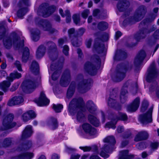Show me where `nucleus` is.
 I'll list each match as a JSON object with an SVG mask.
<instances>
[{"label":"nucleus","instance_id":"nucleus-9","mask_svg":"<svg viewBox=\"0 0 159 159\" xmlns=\"http://www.w3.org/2000/svg\"><path fill=\"white\" fill-rule=\"evenodd\" d=\"M129 69L127 66L118 65L116 71L112 76V80L116 82L121 81L125 77V72Z\"/></svg>","mask_w":159,"mask_h":159},{"label":"nucleus","instance_id":"nucleus-10","mask_svg":"<svg viewBox=\"0 0 159 159\" xmlns=\"http://www.w3.org/2000/svg\"><path fill=\"white\" fill-rule=\"evenodd\" d=\"M57 8L53 5L49 7L47 3H43L41 5L38 10V14L44 17H47L54 12Z\"/></svg>","mask_w":159,"mask_h":159},{"label":"nucleus","instance_id":"nucleus-55","mask_svg":"<svg viewBox=\"0 0 159 159\" xmlns=\"http://www.w3.org/2000/svg\"><path fill=\"white\" fill-rule=\"evenodd\" d=\"M80 148L83 150L84 152H88L90 151L92 148L90 146H84V147H80Z\"/></svg>","mask_w":159,"mask_h":159},{"label":"nucleus","instance_id":"nucleus-21","mask_svg":"<svg viewBox=\"0 0 159 159\" xmlns=\"http://www.w3.org/2000/svg\"><path fill=\"white\" fill-rule=\"evenodd\" d=\"M82 128L84 132L90 136H93L97 133L96 129L89 123H84Z\"/></svg>","mask_w":159,"mask_h":159},{"label":"nucleus","instance_id":"nucleus-20","mask_svg":"<svg viewBox=\"0 0 159 159\" xmlns=\"http://www.w3.org/2000/svg\"><path fill=\"white\" fill-rule=\"evenodd\" d=\"M153 109V107H151L146 113L139 116V119L142 123L144 124L152 122V114Z\"/></svg>","mask_w":159,"mask_h":159},{"label":"nucleus","instance_id":"nucleus-59","mask_svg":"<svg viewBox=\"0 0 159 159\" xmlns=\"http://www.w3.org/2000/svg\"><path fill=\"white\" fill-rule=\"evenodd\" d=\"M85 31V30L83 28H80L78 30L77 33V36H81L82 35Z\"/></svg>","mask_w":159,"mask_h":159},{"label":"nucleus","instance_id":"nucleus-56","mask_svg":"<svg viewBox=\"0 0 159 159\" xmlns=\"http://www.w3.org/2000/svg\"><path fill=\"white\" fill-rule=\"evenodd\" d=\"M20 83L18 82L14 84L12 86L10 89V90L11 92H13L16 90L18 88Z\"/></svg>","mask_w":159,"mask_h":159},{"label":"nucleus","instance_id":"nucleus-32","mask_svg":"<svg viewBox=\"0 0 159 159\" xmlns=\"http://www.w3.org/2000/svg\"><path fill=\"white\" fill-rule=\"evenodd\" d=\"M34 154L31 152H25L19 154L13 158V159H31Z\"/></svg>","mask_w":159,"mask_h":159},{"label":"nucleus","instance_id":"nucleus-27","mask_svg":"<svg viewBox=\"0 0 159 159\" xmlns=\"http://www.w3.org/2000/svg\"><path fill=\"white\" fill-rule=\"evenodd\" d=\"M131 81L128 80L125 83L122 88L121 92L120 98L121 102L122 103L124 102L126 100V98L124 95L127 93L126 88L131 84Z\"/></svg>","mask_w":159,"mask_h":159},{"label":"nucleus","instance_id":"nucleus-29","mask_svg":"<svg viewBox=\"0 0 159 159\" xmlns=\"http://www.w3.org/2000/svg\"><path fill=\"white\" fill-rule=\"evenodd\" d=\"M86 107L89 111L91 113L96 115L97 113L96 107L92 101H89L86 103Z\"/></svg>","mask_w":159,"mask_h":159},{"label":"nucleus","instance_id":"nucleus-43","mask_svg":"<svg viewBox=\"0 0 159 159\" xmlns=\"http://www.w3.org/2000/svg\"><path fill=\"white\" fill-rule=\"evenodd\" d=\"M52 108L56 112H60L63 109V105L61 104L55 105L53 104L52 106Z\"/></svg>","mask_w":159,"mask_h":159},{"label":"nucleus","instance_id":"nucleus-39","mask_svg":"<svg viewBox=\"0 0 159 159\" xmlns=\"http://www.w3.org/2000/svg\"><path fill=\"white\" fill-rule=\"evenodd\" d=\"M29 50L27 47H25L23 50V52L22 57V61L23 62H26L27 61L29 56Z\"/></svg>","mask_w":159,"mask_h":159},{"label":"nucleus","instance_id":"nucleus-52","mask_svg":"<svg viewBox=\"0 0 159 159\" xmlns=\"http://www.w3.org/2000/svg\"><path fill=\"white\" fill-rule=\"evenodd\" d=\"M14 66H15L18 70L20 71H22V70L21 68V65L20 62L18 61H16L14 63Z\"/></svg>","mask_w":159,"mask_h":159},{"label":"nucleus","instance_id":"nucleus-26","mask_svg":"<svg viewBox=\"0 0 159 159\" xmlns=\"http://www.w3.org/2000/svg\"><path fill=\"white\" fill-rule=\"evenodd\" d=\"M149 136V134L146 131H141L138 132L135 136L134 141L139 142L147 139Z\"/></svg>","mask_w":159,"mask_h":159},{"label":"nucleus","instance_id":"nucleus-2","mask_svg":"<svg viewBox=\"0 0 159 159\" xmlns=\"http://www.w3.org/2000/svg\"><path fill=\"white\" fill-rule=\"evenodd\" d=\"M84 102L81 98H74L70 102L68 107L70 112L73 115L76 111H78L76 118L77 120L82 122L85 120L84 115L82 112Z\"/></svg>","mask_w":159,"mask_h":159},{"label":"nucleus","instance_id":"nucleus-1","mask_svg":"<svg viewBox=\"0 0 159 159\" xmlns=\"http://www.w3.org/2000/svg\"><path fill=\"white\" fill-rule=\"evenodd\" d=\"M76 80L79 82L76 85L75 82H72L67 91V97L69 98L73 96L75 88H76L80 92L84 93L89 89L90 84L92 82V80L90 79L87 80H84L83 76L81 74L78 75L76 77Z\"/></svg>","mask_w":159,"mask_h":159},{"label":"nucleus","instance_id":"nucleus-12","mask_svg":"<svg viewBox=\"0 0 159 159\" xmlns=\"http://www.w3.org/2000/svg\"><path fill=\"white\" fill-rule=\"evenodd\" d=\"M14 118V116L12 114H8L5 116L3 120L2 126L0 130L3 131L14 127L16 123L12 122Z\"/></svg>","mask_w":159,"mask_h":159},{"label":"nucleus","instance_id":"nucleus-34","mask_svg":"<svg viewBox=\"0 0 159 159\" xmlns=\"http://www.w3.org/2000/svg\"><path fill=\"white\" fill-rule=\"evenodd\" d=\"M48 125L52 129H54L57 128L58 126L57 119L53 117H51L48 122Z\"/></svg>","mask_w":159,"mask_h":159},{"label":"nucleus","instance_id":"nucleus-22","mask_svg":"<svg viewBox=\"0 0 159 159\" xmlns=\"http://www.w3.org/2000/svg\"><path fill=\"white\" fill-rule=\"evenodd\" d=\"M70 80V71L66 70L64 72L60 80L61 85L64 87L67 86Z\"/></svg>","mask_w":159,"mask_h":159},{"label":"nucleus","instance_id":"nucleus-60","mask_svg":"<svg viewBox=\"0 0 159 159\" xmlns=\"http://www.w3.org/2000/svg\"><path fill=\"white\" fill-rule=\"evenodd\" d=\"M7 104L8 105L10 106H12L16 105L15 100L13 99V98H12L8 101Z\"/></svg>","mask_w":159,"mask_h":159},{"label":"nucleus","instance_id":"nucleus-50","mask_svg":"<svg viewBox=\"0 0 159 159\" xmlns=\"http://www.w3.org/2000/svg\"><path fill=\"white\" fill-rule=\"evenodd\" d=\"M136 147L139 150H143L146 148V145L144 142H141L136 145Z\"/></svg>","mask_w":159,"mask_h":159},{"label":"nucleus","instance_id":"nucleus-6","mask_svg":"<svg viewBox=\"0 0 159 159\" xmlns=\"http://www.w3.org/2000/svg\"><path fill=\"white\" fill-rule=\"evenodd\" d=\"M95 39L94 45V47L99 53L106 52L107 49L105 48L104 44L101 43L102 41H107L108 39L107 34H102L101 33H96L95 34Z\"/></svg>","mask_w":159,"mask_h":159},{"label":"nucleus","instance_id":"nucleus-41","mask_svg":"<svg viewBox=\"0 0 159 159\" xmlns=\"http://www.w3.org/2000/svg\"><path fill=\"white\" fill-rule=\"evenodd\" d=\"M128 151L127 150L120 151L119 159H129V157L128 155Z\"/></svg>","mask_w":159,"mask_h":159},{"label":"nucleus","instance_id":"nucleus-18","mask_svg":"<svg viewBox=\"0 0 159 159\" xmlns=\"http://www.w3.org/2000/svg\"><path fill=\"white\" fill-rule=\"evenodd\" d=\"M38 25L43 30L48 31L51 33L52 34L57 31V30L52 27L50 23L46 20H40L38 23Z\"/></svg>","mask_w":159,"mask_h":159},{"label":"nucleus","instance_id":"nucleus-48","mask_svg":"<svg viewBox=\"0 0 159 159\" xmlns=\"http://www.w3.org/2000/svg\"><path fill=\"white\" fill-rule=\"evenodd\" d=\"M47 45L49 48V50H50L55 49L56 47L55 44L52 42H48L47 43Z\"/></svg>","mask_w":159,"mask_h":159},{"label":"nucleus","instance_id":"nucleus-63","mask_svg":"<svg viewBox=\"0 0 159 159\" xmlns=\"http://www.w3.org/2000/svg\"><path fill=\"white\" fill-rule=\"evenodd\" d=\"M153 37L155 39H159V29L155 32L153 34Z\"/></svg>","mask_w":159,"mask_h":159},{"label":"nucleus","instance_id":"nucleus-40","mask_svg":"<svg viewBox=\"0 0 159 159\" xmlns=\"http://www.w3.org/2000/svg\"><path fill=\"white\" fill-rule=\"evenodd\" d=\"M68 33L69 38L70 40L74 38L77 40V33L74 28H71L68 30Z\"/></svg>","mask_w":159,"mask_h":159},{"label":"nucleus","instance_id":"nucleus-64","mask_svg":"<svg viewBox=\"0 0 159 159\" xmlns=\"http://www.w3.org/2000/svg\"><path fill=\"white\" fill-rule=\"evenodd\" d=\"M92 42V40L91 39L86 40V44L87 48H90V47Z\"/></svg>","mask_w":159,"mask_h":159},{"label":"nucleus","instance_id":"nucleus-31","mask_svg":"<svg viewBox=\"0 0 159 159\" xmlns=\"http://www.w3.org/2000/svg\"><path fill=\"white\" fill-rule=\"evenodd\" d=\"M116 93L113 90L110 94V97L108 102V104L109 106L113 107L117 105L116 103L115 99H114V98L116 97Z\"/></svg>","mask_w":159,"mask_h":159},{"label":"nucleus","instance_id":"nucleus-44","mask_svg":"<svg viewBox=\"0 0 159 159\" xmlns=\"http://www.w3.org/2000/svg\"><path fill=\"white\" fill-rule=\"evenodd\" d=\"M11 140L10 138L5 139L2 143V146L4 147H7L11 145Z\"/></svg>","mask_w":159,"mask_h":159},{"label":"nucleus","instance_id":"nucleus-62","mask_svg":"<svg viewBox=\"0 0 159 159\" xmlns=\"http://www.w3.org/2000/svg\"><path fill=\"white\" fill-rule=\"evenodd\" d=\"M92 148L91 150L96 153H99V151L97 146L96 145H93L91 147Z\"/></svg>","mask_w":159,"mask_h":159},{"label":"nucleus","instance_id":"nucleus-8","mask_svg":"<svg viewBox=\"0 0 159 159\" xmlns=\"http://www.w3.org/2000/svg\"><path fill=\"white\" fill-rule=\"evenodd\" d=\"M91 60L94 61L95 63L92 64L90 62H86L84 65V69L88 74L92 75L96 74L97 67L101 63V60L98 56L95 55L92 57Z\"/></svg>","mask_w":159,"mask_h":159},{"label":"nucleus","instance_id":"nucleus-5","mask_svg":"<svg viewBox=\"0 0 159 159\" xmlns=\"http://www.w3.org/2000/svg\"><path fill=\"white\" fill-rule=\"evenodd\" d=\"M103 141L106 143L101 148L100 155L102 157L106 159L109 157L107 153L112 151L114 145L116 143V140L113 136H109L104 139Z\"/></svg>","mask_w":159,"mask_h":159},{"label":"nucleus","instance_id":"nucleus-57","mask_svg":"<svg viewBox=\"0 0 159 159\" xmlns=\"http://www.w3.org/2000/svg\"><path fill=\"white\" fill-rule=\"evenodd\" d=\"M67 38L66 37L64 38H61L59 39L58 40V44L59 46H61L63 43L67 42Z\"/></svg>","mask_w":159,"mask_h":159},{"label":"nucleus","instance_id":"nucleus-14","mask_svg":"<svg viewBox=\"0 0 159 159\" xmlns=\"http://www.w3.org/2000/svg\"><path fill=\"white\" fill-rule=\"evenodd\" d=\"M30 5L29 0H21L18 5V10L17 12L19 17H22L27 13L28 11L27 7Z\"/></svg>","mask_w":159,"mask_h":159},{"label":"nucleus","instance_id":"nucleus-53","mask_svg":"<svg viewBox=\"0 0 159 159\" xmlns=\"http://www.w3.org/2000/svg\"><path fill=\"white\" fill-rule=\"evenodd\" d=\"M89 10L86 9L82 13L81 15L82 17L86 19L89 14Z\"/></svg>","mask_w":159,"mask_h":159},{"label":"nucleus","instance_id":"nucleus-45","mask_svg":"<svg viewBox=\"0 0 159 159\" xmlns=\"http://www.w3.org/2000/svg\"><path fill=\"white\" fill-rule=\"evenodd\" d=\"M14 99L16 105H18L22 103L23 101V99L21 96H15L13 97Z\"/></svg>","mask_w":159,"mask_h":159},{"label":"nucleus","instance_id":"nucleus-46","mask_svg":"<svg viewBox=\"0 0 159 159\" xmlns=\"http://www.w3.org/2000/svg\"><path fill=\"white\" fill-rule=\"evenodd\" d=\"M72 18L74 23L76 25H80V18L79 15L75 14L73 15Z\"/></svg>","mask_w":159,"mask_h":159},{"label":"nucleus","instance_id":"nucleus-58","mask_svg":"<svg viewBox=\"0 0 159 159\" xmlns=\"http://www.w3.org/2000/svg\"><path fill=\"white\" fill-rule=\"evenodd\" d=\"M69 51V48L67 45H65L63 47V53L66 55L67 56L68 55V51Z\"/></svg>","mask_w":159,"mask_h":159},{"label":"nucleus","instance_id":"nucleus-33","mask_svg":"<svg viewBox=\"0 0 159 159\" xmlns=\"http://www.w3.org/2000/svg\"><path fill=\"white\" fill-rule=\"evenodd\" d=\"M88 118L89 122L94 126L98 127L99 125V120L96 116L89 114L88 116Z\"/></svg>","mask_w":159,"mask_h":159},{"label":"nucleus","instance_id":"nucleus-51","mask_svg":"<svg viewBox=\"0 0 159 159\" xmlns=\"http://www.w3.org/2000/svg\"><path fill=\"white\" fill-rule=\"evenodd\" d=\"M71 40L72 45L74 46H79L80 45L81 43V42H79L78 41L77 38V40H76L75 38H74L72 39H71Z\"/></svg>","mask_w":159,"mask_h":159},{"label":"nucleus","instance_id":"nucleus-7","mask_svg":"<svg viewBox=\"0 0 159 159\" xmlns=\"http://www.w3.org/2000/svg\"><path fill=\"white\" fill-rule=\"evenodd\" d=\"M147 11L146 7L143 5L141 6L135 10L133 16L128 17L125 21H127L130 24L139 22L143 18Z\"/></svg>","mask_w":159,"mask_h":159},{"label":"nucleus","instance_id":"nucleus-13","mask_svg":"<svg viewBox=\"0 0 159 159\" xmlns=\"http://www.w3.org/2000/svg\"><path fill=\"white\" fill-rule=\"evenodd\" d=\"M64 61V58L63 57L60 58L58 61L57 65H55L52 63L51 65L50 69L52 71H55L52 76V79L53 80H56L59 77L60 70L61 69L62 64Z\"/></svg>","mask_w":159,"mask_h":159},{"label":"nucleus","instance_id":"nucleus-28","mask_svg":"<svg viewBox=\"0 0 159 159\" xmlns=\"http://www.w3.org/2000/svg\"><path fill=\"white\" fill-rule=\"evenodd\" d=\"M33 133L32 126L30 125L27 126L23 130L21 136L22 139L30 137Z\"/></svg>","mask_w":159,"mask_h":159},{"label":"nucleus","instance_id":"nucleus-30","mask_svg":"<svg viewBox=\"0 0 159 159\" xmlns=\"http://www.w3.org/2000/svg\"><path fill=\"white\" fill-rule=\"evenodd\" d=\"M36 116V114L32 110H30L23 114L22 119L24 122H26L31 118H35Z\"/></svg>","mask_w":159,"mask_h":159},{"label":"nucleus","instance_id":"nucleus-3","mask_svg":"<svg viewBox=\"0 0 159 159\" xmlns=\"http://www.w3.org/2000/svg\"><path fill=\"white\" fill-rule=\"evenodd\" d=\"M151 21L146 19L140 22L139 25L140 29L135 36V38L137 40L144 38L147 34L156 29V27L154 25L152 26L147 25L148 22Z\"/></svg>","mask_w":159,"mask_h":159},{"label":"nucleus","instance_id":"nucleus-15","mask_svg":"<svg viewBox=\"0 0 159 159\" xmlns=\"http://www.w3.org/2000/svg\"><path fill=\"white\" fill-rule=\"evenodd\" d=\"M127 119V116L126 114L123 113L119 112L118 115L114 118L111 122H108L106 124L105 127L115 129L116 128L115 125L118 120H126Z\"/></svg>","mask_w":159,"mask_h":159},{"label":"nucleus","instance_id":"nucleus-36","mask_svg":"<svg viewBox=\"0 0 159 159\" xmlns=\"http://www.w3.org/2000/svg\"><path fill=\"white\" fill-rule=\"evenodd\" d=\"M31 33L32 35V39L34 41H38L40 37V32L39 30L37 29H32L30 30Z\"/></svg>","mask_w":159,"mask_h":159},{"label":"nucleus","instance_id":"nucleus-47","mask_svg":"<svg viewBox=\"0 0 159 159\" xmlns=\"http://www.w3.org/2000/svg\"><path fill=\"white\" fill-rule=\"evenodd\" d=\"M148 106V103L146 100H144L142 103L141 108V111L144 112L147 108Z\"/></svg>","mask_w":159,"mask_h":159},{"label":"nucleus","instance_id":"nucleus-35","mask_svg":"<svg viewBox=\"0 0 159 159\" xmlns=\"http://www.w3.org/2000/svg\"><path fill=\"white\" fill-rule=\"evenodd\" d=\"M46 51V48L43 45H41L38 48L36 52V56L37 58H40L44 55Z\"/></svg>","mask_w":159,"mask_h":159},{"label":"nucleus","instance_id":"nucleus-19","mask_svg":"<svg viewBox=\"0 0 159 159\" xmlns=\"http://www.w3.org/2000/svg\"><path fill=\"white\" fill-rule=\"evenodd\" d=\"M148 74L146 77V80L149 82L155 80L157 76V72L154 64H152L148 71Z\"/></svg>","mask_w":159,"mask_h":159},{"label":"nucleus","instance_id":"nucleus-42","mask_svg":"<svg viewBox=\"0 0 159 159\" xmlns=\"http://www.w3.org/2000/svg\"><path fill=\"white\" fill-rule=\"evenodd\" d=\"M107 23L104 21L100 22L98 25V28L101 30H106L108 28Z\"/></svg>","mask_w":159,"mask_h":159},{"label":"nucleus","instance_id":"nucleus-25","mask_svg":"<svg viewBox=\"0 0 159 159\" xmlns=\"http://www.w3.org/2000/svg\"><path fill=\"white\" fill-rule=\"evenodd\" d=\"M140 103V99L139 98H135L133 103L128 106L127 110L130 112L136 111L138 108Z\"/></svg>","mask_w":159,"mask_h":159},{"label":"nucleus","instance_id":"nucleus-61","mask_svg":"<svg viewBox=\"0 0 159 159\" xmlns=\"http://www.w3.org/2000/svg\"><path fill=\"white\" fill-rule=\"evenodd\" d=\"M66 151L67 152L70 153L75 151V148L66 146Z\"/></svg>","mask_w":159,"mask_h":159},{"label":"nucleus","instance_id":"nucleus-37","mask_svg":"<svg viewBox=\"0 0 159 159\" xmlns=\"http://www.w3.org/2000/svg\"><path fill=\"white\" fill-rule=\"evenodd\" d=\"M30 69L31 71L35 75H37L39 73V65L38 63L35 61H33L32 62L30 67Z\"/></svg>","mask_w":159,"mask_h":159},{"label":"nucleus","instance_id":"nucleus-17","mask_svg":"<svg viewBox=\"0 0 159 159\" xmlns=\"http://www.w3.org/2000/svg\"><path fill=\"white\" fill-rule=\"evenodd\" d=\"M129 2L126 0H121L120 1L117 5V7L120 11H125V17L129 16L132 10L129 9Z\"/></svg>","mask_w":159,"mask_h":159},{"label":"nucleus","instance_id":"nucleus-11","mask_svg":"<svg viewBox=\"0 0 159 159\" xmlns=\"http://www.w3.org/2000/svg\"><path fill=\"white\" fill-rule=\"evenodd\" d=\"M21 77V74L18 72L14 71L11 73L10 76L7 77V81H4L0 84V87L2 90L6 92L11 85V82L16 79H18Z\"/></svg>","mask_w":159,"mask_h":159},{"label":"nucleus","instance_id":"nucleus-23","mask_svg":"<svg viewBox=\"0 0 159 159\" xmlns=\"http://www.w3.org/2000/svg\"><path fill=\"white\" fill-rule=\"evenodd\" d=\"M49 100L47 98L45 93L43 92L41 93L39 98L35 101V102L37 105L41 106L47 105L49 103Z\"/></svg>","mask_w":159,"mask_h":159},{"label":"nucleus","instance_id":"nucleus-54","mask_svg":"<svg viewBox=\"0 0 159 159\" xmlns=\"http://www.w3.org/2000/svg\"><path fill=\"white\" fill-rule=\"evenodd\" d=\"M57 54L55 53H51L49 54V57L50 59L52 61H54L57 59Z\"/></svg>","mask_w":159,"mask_h":159},{"label":"nucleus","instance_id":"nucleus-24","mask_svg":"<svg viewBox=\"0 0 159 159\" xmlns=\"http://www.w3.org/2000/svg\"><path fill=\"white\" fill-rule=\"evenodd\" d=\"M146 56L145 51L143 50L141 51L135 58L134 61V65L137 66L140 65L143 60Z\"/></svg>","mask_w":159,"mask_h":159},{"label":"nucleus","instance_id":"nucleus-49","mask_svg":"<svg viewBox=\"0 0 159 159\" xmlns=\"http://www.w3.org/2000/svg\"><path fill=\"white\" fill-rule=\"evenodd\" d=\"M6 29L3 26H0V40L4 36L6 32Z\"/></svg>","mask_w":159,"mask_h":159},{"label":"nucleus","instance_id":"nucleus-38","mask_svg":"<svg viewBox=\"0 0 159 159\" xmlns=\"http://www.w3.org/2000/svg\"><path fill=\"white\" fill-rule=\"evenodd\" d=\"M31 146V142L28 141L25 144L20 145L17 150L19 151H25L30 148Z\"/></svg>","mask_w":159,"mask_h":159},{"label":"nucleus","instance_id":"nucleus-16","mask_svg":"<svg viewBox=\"0 0 159 159\" xmlns=\"http://www.w3.org/2000/svg\"><path fill=\"white\" fill-rule=\"evenodd\" d=\"M22 89L26 92L30 93L37 87L35 82L31 80H25L22 84Z\"/></svg>","mask_w":159,"mask_h":159},{"label":"nucleus","instance_id":"nucleus-4","mask_svg":"<svg viewBox=\"0 0 159 159\" xmlns=\"http://www.w3.org/2000/svg\"><path fill=\"white\" fill-rule=\"evenodd\" d=\"M12 39L14 46L16 48H20L24 45V40L21 39L17 34L14 32L10 37H7L3 40V42L5 47L7 49H10L12 44Z\"/></svg>","mask_w":159,"mask_h":159}]
</instances>
